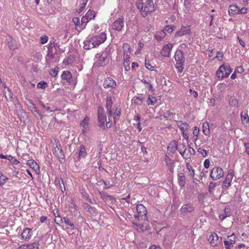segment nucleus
<instances>
[{"mask_svg": "<svg viewBox=\"0 0 249 249\" xmlns=\"http://www.w3.org/2000/svg\"><path fill=\"white\" fill-rule=\"evenodd\" d=\"M124 26V21L123 18H119L116 20L113 23L112 28L118 31L122 30Z\"/></svg>", "mask_w": 249, "mask_h": 249, "instance_id": "nucleus-10", "label": "nucleus"}, {"mask_svg": "<svg viewBox=\"0 0 249 249\" xmlns=\"http://www.w3.org/2000/svg\"><path fill=\"white\" fill-rule=\"evenodd\" d=\"M178 151L182 152L183 153H185L186 150V147L184 143H180L178 146L177 150Z\"/></svg>", "mask_w": 249, "mask_h": 249, "instance_id": "nucleus-45", "label": "nucleus"}, {"mask_svg": "<svg viewBox=\"0 0 249 249\" xmlns=\"http://www.w3.org/2000/svg\"><path fill=\"white\" fill-rule=\"evenodd\" d=\"M197 151L199 154H201L203 157H206L207 155V151L204 149H201V148H199L197 149Z\"/></svg>", "mask_w": 249, "mask_h": 249, "instance_id": "nucleus-57", "label": "nucleus"}, {"mask_svg": "<svg viewBox=\"0 0 249 249\" xmlns=\"http://www.w3.org/2000/svg\"><path fill=\"white\" fill-rule=\"evenodd\" d=\"M107 39V35L105 33L102 32L99 36H96L87 39L84 42V48L85 50H89L92 48H96L103 43Z\"/></svg>", "mask_w": 249, "mask_h": 249, "instance_id": "nucleus-1", "label": "nucleus"}, {"mask_svg": "<svg viewBox=\"0 0 249 249\" xmlns=\"http://www.w3.org/2000/svg\"><path fill=\"white\" fill-rule=\"evenodd\" d=\"M87 2H88L87 0H82L81 6L80 7V8L79 9L77 10V12L78 13H80L84 9L86 5L87 4Z\"/></svg>", "mask_w": 249, "mask_h": 249, "instance_id": "nucleus-49", "label": "nucleus"}, {"mask_svg": "<svg viewBox=\"0 0 249 249\" xmlns=\"http://www.w3.org/2000/svg\"><path fill=\"white\" fill-rule=\"evenodd\" d=\"M48 40V37L46 36H42L40 37V43L41 44H44L47 43Z\"/></svg>", "mask_w": 249, "mask_h": 249, "instance_id": "nucleus-54", "label": "nucleus"}, {"mask_svg": "<svg viewBox=\"0 0 249 249\" xmlns=\"http://www.w3.org/2000/svg\"><path fill=\"white\" fill-rule=\"evenodd\" d=\"M87 212H89L90 216L94 217L97 214V210L94 207L90 206L89 209L86 210Z\"/></svg>", "mask_w": 249, "mask_h": 249, "instance_id": "nucleus-33", "label": "nucleus"}, {"mask_svg": "<svg viewBox=\"0 0 249 249\" xmlns=\"http://www.w3.org/2000/svg\"><path fill=\"white\" fill-rule=\"evenodd\" d=\"M87 155L86 150L85 148L83 146L80 148L79 152V158H81L84 157Z\"/></svg>", "mask_w": 249, "mask_h": 249, "instance_id": "nucleus-43", "label": "nucleus"}, {"mask_svg": "<svg viewBox=\"0 0 249 249\" xmlns=\"http://www.w3.org/2000/svg\"><path fill=\"white\" fill-rule=\"evenodd\" d=\"M184 62H177L176 67L178 70V71L179 72H181L183 71V64Z\"/></svg>", "mask_w": 249, "mask_h": 249, "instance_id": "nucleus-44", "label": "nucleus"}, {"mask_svg": "<svg viewBox=\"0 0 249 249\" xmlns=\"http://www.w3.org/2000/svg\"><path fill=\"white\" fill-rule=\"evenodd\" d=\"M58 68L56 67L53 70H52L50 72V74L53 77H56L58 73Z\"/></svg>", "mask_w": 249, "mask_h": 249, "instance_id": "nucleus-53", "label": "nucleus"}, {"mask_svg": "<svg viewBox=\"0 0 249 249\" xmlns=\"http://www.w3.org/2000/svg\"><path fill=\"white\" fill-rule=\"evenodd\" d=\"M145 88L148 89L153 92L154 91V89H153V86L149 82L146 83L145 85Z\"/></svg>", "mask_w": 249, "mask_h": 249, "instance_id": "nucleus-62", "label": "nucleus"}, {"mask_svg": "<svg viewBox=\"0 0 249 249\" xmlns=\"http://www.w3.org/2000/svg\"><path fill=\"white\" fill-rule=\"evenodd\" d=\"M164 160H165V162L166 163L167 165L168 166V168L170 169V170H171V169L172 168V161L170 159V158L168 156H166Z\"/></svg>", "mask_w": 249, "mask_h": 249, "instance_id": "nucleus-42", "label": "nucleus"}, {"mask_svg": "<svg viewBox=\"0 0 249 249\" xmlns=\"http://www.w3.org/2000/svg\"><path fill=\"white\" fill-rule=\"evenodd\" d=\"M55 222L57 224H60L63 223V220L59 216H55Z\"/></svg>", "mask_w": 249, "mask_h": 249, "instance_id": "nucleus-64", "label": "nucleus"}, {"mask_svg": "<svg viewBox=\"0 0 249 249\" xmlns=\"http://www.w3.org/2000/svg\"><path fill=\"white\" fill-rule=\"evenodd\" d=\"M137 211L138 214L135 215V217L139 219L140 216H144L146 217L147 210L146 208L142 204H138L137 205Z\"/></svg>", "mask_w": 249, "mask_h": 249, "instance_id": "nucleus-11", "label": "nucleus"}, {"mask_svg": "<svg viewBox=\"0 0 249 249\" xmlns=\"http://www.w3.org/2000/svg\"><path fill=\"white\" fill-rule=\"evenodd\" d=\"M224 243L226 249H230L232 247L235 243V241L230 239L229 241H224Z\"/></svg>", "mask_w": 249, "mask_h": 249, "instance_id": "nucleus-34", "label": "nucleus"}, {"mask_svg": "<svg viewBox=\"0 0 249 249\" xmlns=\"http://www.w3.org/2000/svg\"><path fill=\"white\" fill-rule=\"evenodd\" d=\"M239 8L237 4L231 5L229 8V13L230 15H234L239 14Z\"/></svg>", "mask_w": 249, "mask_h": 249, "instance_id": "nucleus-22", "label": "nucleus"}, {"mask_svg": "<svg viewBox=\"0 0 249 249\" xmlns=\"http://www.w3.org/2000/svg\"><path fill=\"white\" fill-rule=\"evenodd\" d=\"M7 179V178L4 176L2 172L0 171V185L1 186L4 185Z\"/></svg>", "mask_w": 249, "mask_h": 249, "instance_id": "nucleus-41", "label": "nucleus"}, {"mask_svg": "<svg viewBox=\"0 0 249 249\" xmlns=\"http://www.w3.org/2000/svg\"><path fill=\"white\" fill-rule=\"evenodd\" d=\"M202 132L205 135H209L210 134V129L209 124L207 122H205L202 125Z\"/></svg>", "mask_w": 249, "mask_h": 249, "instance_id": "nucleus-32", "label": "nucleus"}, {"mask_svg": "<svg viewBox=\"0 0 249 249\" xmlns=\"http://www.w3.org/2000/svg\"><path fill=\"white\" fill-rule=\"evenodd\" d=\"M27 165H28L31 168L34 169L35 171L39 170V165L34 160H30L27 161Z\"/></svg>", "mask_w": 249, "mask_h": 249, "instance_id": "nucleus-27", "label": "nucleus"}, {"mask_svg": "<svg viewBox=\"0 0 249 249\" xmlns=\"http://www.w3.org/2000/svg\"><path fill=\"white\" fill-rule=\"evenodd\" d=\"M27 105L32 112H38V109L36 107L33 101L29 100Z\"/></svg>", "mask_w": 249, "mask_h": 249, "instance_id": "nucleus-29", "label": "nucleus"}, {"mask_svg": "<svg viewBox=\"0 0 249 249\" xmlns=\"http://www.w3.org/2000/svg\"><path fill=\"white\" fill-rule=\"evenodd\" d=\"M216 186V184L212 181L210 182L209 185V192L210 194H213V190Z\"/></svg>", "mask_w": 249, "mask_h": 249, "instance_id": "nucleus-48", "label": "nucleus"}, {"mask_svg": "<svg viewBox=\"0 0 249 249\" xmlns=\"http://www.w3.org/2000/svg\"><path fill=\"white\" fill-rule=\"evenodd\" d=\"M178 146V142L176 140L172 141L170 142L169 145H168V146L170 147V148H174V149H176V150H177Z\"/></svg>", "mask_w": 249, "mask_h": 249, "instance_id": "nucleus-50", "label": "nucleus"}, {"mask_svg": "<svg viewBox=\"0 0 249 249\" xmlns=\"http://www.w3.org/2000/svg\"><path fill=\"white\" fill-rule=\"evenodd\" d=\"M224 176L223 169L219 167H214L212 170L210 176L213 180H218L222 178Z\"/></svg>", "mask_w": 249, "mask_h": 249, "instance_id": "nucleus-7", "label": "nucleus"}, {"mask_svg": "<svg viewBox=\"0 0 249 249\" xmlns=\"http://www.w3.org/2000/svg\"><path fill=\"white\" fill-rule=\"evenodd\" d=\"M176 149L172 148H170V147L168 146V147L167 148V153L168 154V155H173V154H174L176 153Z\"/></svg>", "mask_w": 249, "mask_h": 249, "instance_id": "nucleus-55", "label": "nucleus"}, {"mask_svg": "<svg viewBox=\"0 0 249 249\" xmlns=\"http://www.w3.org/2000/svg\"><path fill=\"white\" fill-rule=\"evenodd\" d=\"M241 116L242 118V121L243 122H245L246 123H249V118L247 114H245L244 116L242 113L241 114Z\"/></svg>", "mask_w": 249, "mask_h": 249, "instance_id": "nucleus-56", "label": "nucleus"}, {"mask_svg": "<svg viewBox=\"0 0 249 249\" xmlns=\"http://www.w3.org/2000/svg\"><path fill=\"white\" fill-rule=\"evenodd\" d=\"M124 58H129L131 54V48L127 43H124L123 46Z\"/></svg>", "mask_w": 249, "mask_h": 249, "instance_id": "nucleus-20", "label": "nucleus"}, {"mask_svg": "<svg viewBox=\"0 0 249 249\" xmlns=\"http://www.w3.org/2000/svg\"><path fill=\"white\" fill-rule=\"evenodd\" d=\"M53 148L54 155L57 158L61 163H63L64 161L65 155L62 149L61 144L60 143H56L55 146H54Z\"/></svg>", "mask_w": 249, "mask_h": 249, "instance_id": "nucleus-6", "label": "nucleus"}, {"mask_svg": "<svg viewBox=\"0 0 249 249\" xmlns=\"http://www.w3.org/2000/svg\"><path fill=\"white\" fill-rule=\"evenodd\" d=\"M175 58L176 62H185V57L184 56L183 53L182 51L180 50L176 51L175 55Z\"/></svg>", "mask_w": 249, "mask_h": 249, "instance_id": "nucleus-23", "label": "nucleus"}, {"mask_svg": "<svg viewBox=\"0 0 249 249\" xmlns=\"http://www.w3.org/2000/svg\"><path fill=\"white\" fill-rule=\"evenodd\" d=\"M85 16L88 18V19L91 20L95 17V14L93 11L89 10L86 14Z\"/></svg>", "mask_w": 249, "mask_h": 249, "instance_id": "nucleus-38", "label": "nucleus"}, {"mask_svg": "<svg viewBox=\"0 0 249 249\" xmlns=\"http://www.w3.org/2000/svg\"><path fill=\"white\" fill-rule=\"evenodd\" d=\"M157 102L155 97L153 95H149L148 99L147 100V104L148 105H153Z\"/></svg>", "mask_w": 249, "mask_h": 249, "instance_id": "nucleus-35", "label": "nucleus"}, {"mask_svg": "<svg viewBox=\"0 0 249 249\" xmlns=\"http://www.w3.org/2000/svg\"><path fill=\"white\" fill-rule=\"evenodd\" d=\"M137 8L141 10V12H142V10L144 9V3L142 0H138L136 3Z\"/></svg>", "mask_w": 249, "mask_h": 249, "instance_id": "nucleus-46", "label": "nucleus"}, {"mask_svg": "<svg viewBox=\"0 0 249 249\" xmlns=\"http://www.w3.org/2000/svg\"><path fill=\"white\" fill-rule=\"evenodd\" d=\"M232 69L230 65H221L216 71V75L218 78L223 79L228 77L231 72Z\"/></svg>", "mask_w": 249, "mask_h": 249, "instance_id": "nucleus-3", "label": "nucleus"}, {"mask_svg": "<svg viewBox=\"0 0 249 249\" xmlns=\"http://www.w3.org/2000/svg\"><path fill=\"white\" fill-rule=\"evenodd\" d=\"M61 77L62 79L66 80L70 82V79L72 78V75L69 71H64L61 75Z\"/></svg>", "mask_w": 249, "mask_h": 249, "instance_id": "nucleus-28", "label": "nucleus"}, {"mask_svg": "<svg viewBox=\"0 0 249 249\" xmlns=\"http://www.w3.org/2000/svg\"><path fill=\"white\" fill-rule=\"evenodd\" d=\"M89 118L88 117H86L84 120L82 121L81 122L80 125L83 127H85L86 125H87L89 124Z\"/></svg>", "mask_w": 249, "mask_h": 249, "instance_id": "nucleus-52", "label": "nucleus"}, {"mask_svg": "<svg viewBox=\"0 0 249 249\" xmlns=\"http://www.w3.org/2000/svg\"><path fill=\"white\" fill-rule=\"evenodd\" d=\"M191 33V29L189 26H182L181 29L175 34V37L181 36Z\"/></svg>", "mask_w": 249, "mask_h": 249, "instance_id": "nucleus-13", "label": "nucleus"}, {"mask_svg": "<svg viewBox=\"0 0 249 249\" xmlns=\"http://www.w3.org/2000/svg\"><path fill=\"white\" fill-rule=\"evenodd\" d=\"M223 56V54L222 52H218L217 53L216 57L217 58V59L219 61L222 60Z\"/></svg>", "mask_w": 249, "mask_h": 249, "instance_id": "nucleus-63", "label": "nucleus"}, {"mask_svg": "<svg viewBox=\"0 0 249 249\" xmlns=\"http://www.w3.org/2000/svg\"><path fill=\"white\" fill-rule=\"evenodd\" d=\"M160 35H155V38L158 40V41H161L162 40V39L163 38V37L165 36V34H160Z\"/></svg>", "mask_w": 249, "mask_h": 249, "instance_id": "nucleus-61", "label": "nucleus"}, {"mask_svg": "<svg viewBox=\"0 0 249 249\" xmlns=\"http://www.w3.org/2000/svg\"><path fill=\"white\" fill-rule=\"evenodd\" d=\"M124 66L125 71L129 70V58H124Z\"/></svg>", "mask_w": 249, "mask_h": 249, "instance_id": "nucleus-40", "label": "nucleus"}, {"mask_svg": "<svg viewBox=\"0 0 249 249\" xmlns=\"http://www.w3.org/2000/svg\"><path fill=\"white\" fill-rule=\"evenodd\" d=\"M56 53L57 49L54 48V45L50 43L48 47V53L45 57L46 61L49 62H52L57 54Z\"/></svg>", "mask_w": 249, "mask_h": 249, "instance_id": "nucleus-5", "label": "nucleus"}, {"mask_svg": "<svg viewBox=\"0 0 249 249\" xmlns=\"http://www.w3.org/2000/svg\"><path fill=\"white\" fill-rule=\"evenodd\" d=\"M188 169L190 173V175L193 177L195 176V171L193 170L192 167L188 163Z\"/></svg>", "mask_w": 249, "mask_h": 249, "instance_id": "nucleus-60", "label": "nucleus"}, {"mask_svg": "<svg viewBox=\"0 0 249 249\" xmlns=\"http://www.w3.org/2000/svg\"><path fill=\"white\" fill-rule=\"evenodd\" d=\"M218 236L216 233H212L208 237V240L212 246L215 247L218 245Z\"/></svg>", "mask_w": 249, "mask_h": 249, "instance_id": "nucleus-18", "label": "nucleus"}, {"mask_svg": "<svg viewBox=\"0 0 249 249\" xmlns=\"http://www.w3.org/2000/svg\"><path fill=\"white\" fill-rule=\"evenodd\" d=\"M174 26L173 25H167L164 29L160 32V34H165V32L171 33L174 30Z\"/></svg>", "mask_w": 249, "mask_h": 249, "instance_id": "nucleus-36", "label": "nucleus"}, {"mask_svg": "<svg viewBox=\"0 0 249 249\" xmlns=\"http://www.w3.org/2000/svg\"><path fill=\"white\" fill-rule=\"evenodd\" d=\"M107 55L108 53L107 52H104L101 54L99 57L98 60V63L99 66H103L107 63Z\"/></svg>", "mask_w": 249, "mask_h": 249, "instance_id": "nucleus-17", "label": "nucleus"}, {"mask_svg": "<svg viewBox=\"0 0 249 249\" xmlns=\"http://www.w3.org/2000/svg\"><path fill=\"white\" fill-rule=\"evenodd\" d=\"M72 22L74 23L75 26V30L77 32H80L81 31L85 29V25L84 23H82L81 20H80L79 18H72Z\"/></svg>", "mask_w": 249, "mask_h": 249, "instance_id": "nucleus-12", "label": "nucleus"}, {"mask_svg": "<svg viewBox=\"0 0 249 249\" xmlns=\"http://www.w3.org/2000/svg\"><path fill=\"white\" fill-rule=\"evenodd\" d=\"M155 10L152 0H146L144 4V9L142 12V15L143 17H146L148 14L153 12Z\"/></svg>", "mask_w": 249, "mask_h": 249, "instance_id": "nucleus-4", "label": "nucleus"}, {"mask_svg": "<svg viewBox=\"0 0 249 249\" xmlns=\"http://www.w3.org/2000/svg\"><path fill=\"white\" fill-rule=\"evenodd\" d=\"M7 160H9L10 162L13 164H18L19 163V161L16 159H15L11 155L8 156Z\"/></svg>", "mask_w": 249, "mask_h": 249, "instance_id": "nucleus-47", "label": "nucleus"}, {"mask_svg": "<svg viewBox=\"0 0 249 249\" xmlns=\"http://www.w3.org/2000/svg\"><path fill=\"white\" fill-rule=\"evenodd\" d=\"M195 207L193 204L188 203L183 205L180 210L181 214L183 215H186L189 213H191L195 210Z\"/></svg>", "mask_w": 249, "mask_h": 249, "instance_id": "nucleus-8", "label": "nucleus"}, {"mask_svg": "<svg viewBox=\"0 0 249 249\" xmlns=\"http://www.w3.org/2000/svg\"><path fill=\"white\" fill-rule=\"evenodd\" d=\"M172 48L173 45L172 44H168L163 46L160 52L161 55L164 57L169 56L170 51Z\"/></svg>", "mask_w": 249, "mask_h": 249, "instance_id": "nucleus-14", "label": "nucleus"}, {"mask_svg": "<svg viewBox=\"0 0 249 249\" xmlns=\"http://www.w3.org/2000/svg\"><path fill=\"white\" fill-rule=\"evenodd\" d=\"M103 86L105 88L114 89L116 86V83L113 79L107 78L104 81Z\"/></svg>", "mask_w": 249, "mask_h": 249, "instance_id": "nucleus-15", "label": "nucleus"}, {"mask_svg": "<svg viewBox=\"0 0 249 249\" xmlns=\"http://www.w3.org/2000/svg\"><path fill=\"white\" fill-rule=\"evenodd\" d=\"M31 229L29 228H26L21 234V236L22 238L25 240H29L31 237Z\"/></svg>", "mask_w": 249, "mask_h": 249, "instance_id": "nucleus-26", "label": "nucleus"}, {"mask_svg": "<svg viewBox=\"0 0 249 249\" xmlns=\"http://www.w3.org/2000/svg\"><path fill=\"white\" fill-rule=\"evenodd\" d=\"M39 243L37 242H34L30 244H26V248L28 249H38Z\"/></svg>", "mask_w": 249, "mask_h": 249, "instance_id": "nucleus-39", "label": "nucleus"}, {"mask_svg": "<svg viewBox=\"0 0 249 249\" xmlns=\"http://www.w3.org/2000/svg\"><path fill=\"white\" fill-rule=\"evenodd\" d=\"M229 104L233 107H238V100L234 97H231L229 99Z\"/></svg>", "mask_w": 249, "mask_h": 249, "instance_id": "nucleus-31", "label": "nucleus"}, {"mask_svg": "<svg viewBox=\"0 0 249 249\" xmlns=\"http://www.w3.org/2000/svg\"><path fill=\"white\" fill-rule=\"evenodd\" d=\"M178 182L181 188L184 186L186 183V178L183 173H180L178 174Z\"/></svg>", "mask_w": 249, "mask_h": 249, "instance_id": "nucleus-24", "label": "nucleus"}, {"mask_svg": "<svg viewBox=\"0 0 249 249\" xmlns=\"http://www.w3.org/2000/svg\"><path fill=\"white\" fill-rule=\"evenodd\" d=\"M98 126L102 129H105V123L106 122V126L107 127H110V125L108 126L109 123L107 122V117L104 113V109L103 107H99L98 111Z\"/></svg>", "mask_w": 249, "mask_h": 249, "instance_id": "nucleus-2", "label": "nucleus"}, {"mask_svg": "<svg viewBox=\"0 0 249 249\" xmlns=\"http://www.w3.org/2000/svg\"><path fill=\"white\" fill-rule=\"evenodd\" d=\"M143 100L144 98L140 96L134 97L132 99V101L135 105L141 106L142 105Z\"/></svg>", "mask_w": 249, "mask_h": 249, "instance_id": "nucleus-30", "label": "nucleus"}, {"mask_svg": "<svg viewBox=\"0 0 249 249\" xmlns=\"http://www.w3.org/2000/svg\"><path fill=\"white\" fill-rule=\"evenodd\" d=\"M113 104V101L111 96H107L106 99V108L107 112V116L110 120L113 115V111L111 109V107Z\"/></svg>", "mask_w": 249, "mask_h": 249, "instance_id": "nucleus-9", "label": "nucleus"}, {"mask_svg": "<svg viewBox=\"0 0 249 249\" xmlns=\"http://www.w3.org/2000/svg\"><path fill=\"white\" fill-rule=\"evenodd\" d=\"M178 126L179 127L180 130L182 132H185L189 127V124L186 123H183L182 121H176Z\"/></svg>", "mask_w": 249, "mask_h": 249, "instance_id": "nucleus-25", "label": "nucleus"}, {"mask_svg": "<svg viewBox=\"0 0 249 249\" xmlns=\"http://www.w3.org/2000/svg\"><path fill=\"white\" fill-rule=\"evenodd\" d=\"M63 220L64 223L66 225H69L71 227V230H73L74 229L75 227L73 222H72L69 218L65 217L63 218Z\"/></svg>", "mask_w": 249, "mask_h": 249, "instance_id": "nucleus-37", "label": "nucleus"}, {"mask_svg": "<svg viewBox=\"0 0 249 249\" xmlns=\"http://www.w3.org/2000/svg\"><path fill=\"white\" fill-rule=\"evenodd\" d=\"M47 85V83L45 82H40L37 85V88L38 89H44L45 86Z\"/></svg>", "mask_w": 249, "mask_h": 249, "instance_id": "nucleus-58", "label": "nucleus"}, {"mask_svg": "<svg viewBox=\"0 0 249 249\" xmlns=\"http://www.w3.org/2000/svg\"><path fill=\"white\" fill-rule=\"evenodd\" d=\"M55 185L59 187L62 192L66 190L63 179L61 178L56 177L54 180Z\"/></svg>", "mask_w": 249, "mask_h": 249, "instance_id": "nucleus-19", "label": "nucleus"}, {"mask_svg": "<svg viewBox=\"0 0 249 249\" xmlns=\"http://www.w3.org/2000/svg\"><path fill=\"white\" fill-rule=\"evenodd\" d=\"M233 173L231 171L229 172L227 175L225 180L223 182L222 187L228 188L231 186V183L233 177Z\"/></svg>", "mask_w": 249, "mask_h": 249, "instance_id": "nucleus-16", "label": "nucleus"}, {"mask_svg": "<svg viewBox=\"0 0 249 249\" xmlns=\"http://www.w3.org/2000/svg\"><path fill=\"white\" fill-rule=\"evenodd\" d=\"M81 20L82 23H84L85 25V28H86L87 24L90 21V20L88 19V18L85 16L82 18Z\"/></svg>", "mask_w": 249, "mask_h": 249, "instance_id": "nucleus-59", "label": "nucleus"}, {"mask_svg": "<svg viewBox=\"0 0 249 249\" xmlns=\"http://www.w3.org/2000/svg\"><path fill=\"white\" fill-rule=\"evenodd\" d=\"M7 44L10 50H14L17 48V44L11 36L6 38Z\"/></svg>", "mask_w": 249, "mask_h": 249, "instance_id": "nucleus-21", "label": "nucleus"}, {"mask_svg": "<svg viewBox=\"0 0 249 249\" xmlns=\"http://www.w3.org/2000/svg\"><path fill=\"white\" fill-rule=\"evenodd\" d=\"M7 90H8L7 93L6 92H5V91H3V92L4 94L5 98L7 100H8V99L11 100V98H12L13 94H12V92L10 90L9 88H7Z\"/></svg>", "mask_w": 249, "mask_h": 249, "instance_id": "nucleus-51", "label": "nucleus"}]
</instances>
